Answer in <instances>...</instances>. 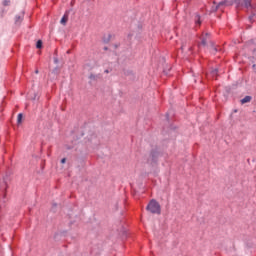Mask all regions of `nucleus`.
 I'll list each match as a JSON object with an SVG mask.
<instances>
[{"label":"nucleus","mask_w":256,"mask_h":256,"mask_svg":"<svg viewBox=\"0 0 256 256\" xmlns=\"http://www.w3.org/2000/svg\"><path fill=\"white\" fill-rule=\"evenodd\" d=\"M146 209L150 213H153V214H156V215H160L161 214V205H159L155 199H152L148 203Z\"/></svg>","instance_id":"nucleus-1"},{"label":"nucleus","mask_w":256,"mask_h":256,"mask_svg":"<svg viewBox=\"0 0 256 256\" xmlns=\"http://www.w3.org/2000/svg\"><path fill=\"white\" fill-rule=\"evenodd\" d=\"M237 7H245V9H253L251 0H233Z\"/></svg>","instance_id":"nucleus-2"},{"label":"nucleus","mask_w":256,"mask_h":256,"mask_svg":"<svg viewBox=\"0 0 256 256\" xmlns=\"http://www.w3.org/2000/svg\"><path fill=\"white\" fill-rule=\"evenodd\" d=\"M157 159H159V151L152 150L149 155V158H147V163L153 165V163H157Z\"/></svg>","instance_id":"nucleus-3"},{"label":"nucleus","mask_w":256,"mask_h":256,"mask_svg":"<svg viewBox=\"0 0 256 256\" xmlns=\"http://www.w3.org/2000/svg\"><path fill=\"white\" fill-rule=\"evenodd\" d=\"M25 17V11H22L20 14L16 15L14 18L15 25H21Z\"/></svg>","instance_id":"nucleus-4"},{"label":"nucleus","mask_w":256,"mask_h":256,"mask_svg":"<svg viewBox=\"0 0 256 256\" xmlns=\"http://www.w3.org/2000/svg\"><path fill=\"white\" fill-rule=\"evenodd\" d=\"M210 33H205L202 37H201V45H203V47H207V42L209 41V37H210Z\"/></svg>","instance_id":"nucleus-5"},{"label":"nucleus","mask_w":256,"mask_h":256,"mask_svg":"<svg viewBox=\"0 0 256 256\" xmlns=\"http://www.w3.org/2000/svg\"><path fill=\"white\" fill-rule=\"evenodd\" d=\"M68 20H69V11H66L60 20L61 25H66Z\"/></svg>","instance_id":"nucleus-6"},{"label":"nucleus","mask_w":256,"mask_h":256,"mask_svg":"<svg viewBox=\"0 0 256 256\" xmlns=\"http://www.w3.org/2000/svg\"><path fill=\"white\" fill-rule=\"evenodd\" d=\"M89 79H90V81H97V79H101V74H97V75L91 74L89 76Z\"/></svg>","instance_id":"nucleus-7"},{"label":"nucleus","mask_w":256,"mask_h":256,"mask_svg":"<svg viewBox=\"0 0 256 256\" xmlns=\"http://www.w3.org/2000/svg\"><path fill=\"white\" fill-rule=\"evenodd\" d=\"M253 99L251 96H245L242 100L241 103L242 105H245V103H250V101Z\"/></svg>","instance_id":"nucleus-8"},{"label":"nucleus","mask_w":256,"mask_h":256,"mask_svg":"<svg viewBox=\"0 0 256 256\" xmlns=\"http://www.w3.org/2000/svg\"><path fill=\"white\" fill-rule=\"evenodd\" d=\"M89 141L93 143V145H99V141L97 140V136L92 135L91 138H89Z\"/></svg>","instance_id":"nucleus-9"},{"label":"nucleus","mask_w":256,"mask_h":256,"mask_svg":"<svg viewBox=\"0 0 256 256\" xmlns=\"http://www.w3.org/2000/svg\"><path fill=\"white\" fill-rule=\"evenodd\" d=\"M194 21L196 25H201V16L199 14H195Z\"/></svg>","instance_id":"nucleus-10"},{"label":"nucleus","mask_w":256,"mask_h":256,"mask_svg":"<svg viewBox=\"0 0 256 256\" xmlns=\"http://www.w3.org/2000/svg\"><path fill=\"white\" fill-rule=\"evenodd\" d=\"M21 123H23V114L19 113L17 117V124L21 125Z\"/></svg>","instance_id":"nucleus-11"},{"label":"nucleus","mask_w":256,"mask_h":256,"mask_svg":"<svg viewBox=\"0 0 256 256\" xmlns=\"http://www.w3.org/2000/svg\"><path fill=\"white\" fill-rule=\"evenodd\" d=\"M216 5L218 6L219 9H223V7H225V5H227V1H221Z\"/></svg>","instance_id":"nucleus-12"},{"label":"nucleus","mask_w":256,"mask_h":256,"mask_svg":"<svg viewBox=\"0 0 256 256\" xmlns=\"http://www.w3.org/2000/svg\"><path fill=\"white\" fill-rule=\"evenodd\" d=\"M210 48L211 53H217V47H215V44H213V42H210Z\"/></svg>","instance_id":"nucleus-13"},{"label":"nucleus","mask_w":256,"mask_h":256,"mask_svg":"<svg viewBox=\"0 0 256 256\" xmlns=\"http://www.w3.org/2000/svg\"><path fill=\"white\" fill-rule=\"evenodd\" d=\"M43 48V41L41 40H38L36 42V49H42Z\"/></svg>","instance_id":"nucleus-14"},{"label":"nucleus","mask_w":256,"mask_h":256,"mask_svg":"<svg viewBox=\"0 0 256 256\" xmlns=\"http://www.w3.org/2000/svg\"><path fill=\"white\" fill-rule=\"evenodd\" d=\"M2 5L3 7H9V5H11V0H3Z\"/></svg>","instance_id":"nucleus-15"},{"label":"nucleus","mask_w":256,"mask_h":256,"mask_svg":"<svg viewBox=\"0 0 256 256\" xmlns=\"http://www.w3.org/2000/svg\"><path fill=\"white\" fill-rule=\"evenodd\" d=\"M216 11H219V6H217V4H214V5L211 7V13H215Z\"/></svg>","instance_id":"nucleus-16"},{"label":"nucleus","mask_w":256,"mask_h":256,"mask_svg":"<svg viewBox=\"0 0 256 256\" xmlns=\"http://www.w3.org/2000/svg\"><path fill=\"white\" fill-rule=\"evenodd\" d=\"M217 73H219V69H213L212 71H211V75H212V77H217Z\"/></svg>","instance_id":"nucleus-17"},{"label":"nucleus","mask_w":256,"mask_h":256,"mask_svg":"<svg viewBox=\"0 0 256 256\" xmlns=\"http://www.w3.org/2000/svg\"><path fill=\"white\" fill-rule=\"evenodd\" d=\"M52 73H53L54 75H59V67L54 68V69L52 70Z\"/></svg>","instance_id":"nucleus-18"},{"label":"nucleus","mask_w":256,"mask_h":256,"mask_svg":"<svg viewBox=\"0 0 256 256\" xmlns=\"http://www.w3.org/2000/svg\"><path fill=\"white\" fill-rule=\"evenodd\" d=\"M56 207H57V203H53L52 208H51V211H52L53 213H55Z\"/></svg>","instance_id":"nucleus-19"},{"label":"nucleus","mask_w":256,"mask_h":256,"mask_svg":"<svg viewBox=\"0 0 256 256\" xmlns=\"http://www.w3.org/2000/svg\"><path fill=\"white\" fill-rule=\"evenodd\" d=\"M254 17H255V14H252L251 16H249V21H253Z\"/></svg>","instance_id":"nucleus-20"},{"label":"nucleus","mask_w":256,"mask_h":256,"mask_svg":"<svg viewBox=\"0 0 256 256\" xmlns=\"http://www.w3.org/2000/svg\"><path fill=\"white\" fill-rule=\"evenodd\" d=\"M66 162H67V159H66V158H62V159H61V163H62V164H65Z\"/></svg>","instance_id":"nucleus-21"},{"label":"nucleus","mask_w":256,"mask_h":256,"mask_svg":"<svg viewBox=\"0 0 256 256\" xmlns=\"http://www.w3.org/2000/svg\"><path fill=\"white\" fill-rule=\"evenodd\" d=\"M111 39V35L108 36L107 40H104V43H109V40Z\"/></svg>","instance_id":"nucleus-22"},{"label":"nucleus","mask_w":256,"mask_h":256,"mask_svg":"<svg viewBox=\"0 0 256 256\" xmlns=\"http://www.w3.org/2000/svg\"><path fill=\"white\" fill-rule=\"evenodd\" d=\"M54 63L55 64L59 63V59L57 57L54 58Z\"/></svg>","instance_id":"nucleus-23"},{"label":"nucleus","mask_w":256,"mask_h":256,"mask_svg":"<svg viewBox=\"0 0 256 256\" xmlns=\"http://www.w3.org/2000/svg\"><path fill=\"white\" fill-rule=\"evenodd\" d=\"M66 149L68 150L73 149V146H66Z\"/></svg>","instance_id":"nucleus-24"},{"label":"nucleus","mask_w":256,"mask_h":256,"mask_svg":"<svg viewBox=\"0 0 256 256\" xmlns=\"http://www.w3.org/2000/svg\"><path fill=\"white\" fill-rule=\"evenodd\" d=\"M132 36H133V34H129L128 35V39H131Z\"/></svg>","instance_id":"nucleus-25"},{"label":"nucleus","mask_w":256,"mask_h":256,"mask_svg":"<svg viewBox=\"0 0 256 256\" xmlns=\"http://www.w3.org/2000/svg\"><path fill=\"white\" fill-rule=\"evenodd\" d=\"M2 13H7V11H5V9H2Z\"/></svg>","instance_id":"nucleus-26"},{"label":"nucleus","mask_w":256,"mask_h":256,"mask_svg":"<svg viewBox=\"0 0 256 256\" xmlns=\"http://www.w3.org/2000/svg\"><path fill=\"white\" fill-rule=\"evenodd\" d=\"M36 75L39 74V70H35Z\"/></svg>","instance_id":"nucleus-27"},{"label":"nucleus","mask_w":256,"mask_h":256,"mask_svg":"<svg viewBox=\"0 0 256 256\" xmlns=\"http://www.w3.org/2000/svg\"><path fill=\"white\" fill-rule=\"evenodd\" d=\"M252 67L255 69L256 68V64H253Z\"/></svg>","instance_id":"nucleus-28"},{"label":"nucleus","mask_w":256,"mask_h":256,"mask_svg":"<svg viewBox=\"0 0 256 256\" xmlns=\"http://www.w3.org/2000/svg\"><path fill=\"white\" fill-rule=\"evenodd\" d=\"M166 119H169V114H166Z\"/></svg>","instance_id":"nucleus-29"},{"label":"nucleus","mask_w":256,"mask_h":256,"mask_svg":"<svg viewBox=\"0 0 256 256\" xmlns=\"http://www.w3.org/2000/svg\"><path fill=\"white\" fill-rule=\"evenodd\" d=\"M104 72L109 73V70H105Z\"/></svg>","instance_id":"nucleus-30"},{"label":"nucleus","mask_w":256,"mask_h":256,"mask_svg":"<svg viewBox=\"0 0 256 256\" xmlns=\"http://www.w3.org/2000/svg\"><path fill=\"white\" fill-rule=\"evenodd\" d=\"M104 49H105V51H107V47H105Z\"/></svg>","instance_id":"nucleus-31"},{"label":"nucleus","mask_w":256,"mask_h":256,"mask_svg":"<svg viewBox=\"0 0 256 256\" xmlns=\"http://www.w3.org/2000/svg\"><path fill=\"white\" fill-rule=\"evenodd\" d=\"M67 53H71V51L68 50Z\"/></svg>","instance_id":"nucleus-32"},{"label":"nucleus","mask_w":256,"mask_h":256,"mask_svg":"<svg viewBox=\"0 0 256 256\" xmlns=\"http://www.w3.org/2000/svg\"><path fill=\"white\" fill-rule=\"evenodd\" d=\"M4 196H5V190H3Z\"/></svg>","instance_id":"nucleus-33"}]
</instances>
